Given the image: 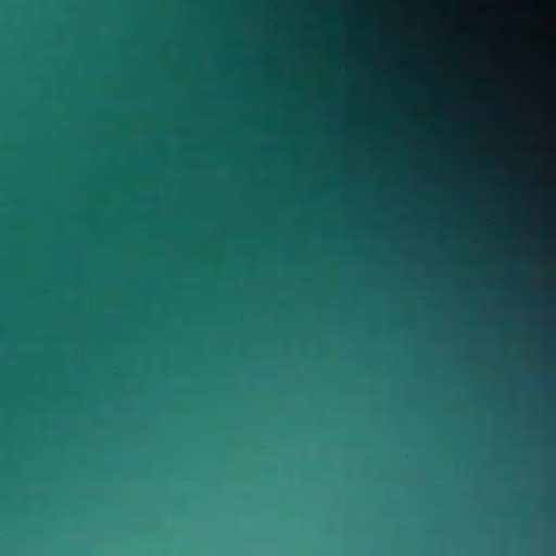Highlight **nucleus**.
<instances>
[{
	"label": "nucleus",
	"mask_w": 556,
	"mask_h": 556,
	"mask_svg": "<svg viewBox=\"0 0 556 556\" xmlns=\"http://www.w3.org/2000/svg\"><path fill=\"white\" fill-rule=\"evenodd\" d=\"M453 9H459L460 5L457 2H451L450 3Z\"/></svg>",
	"instance_id": "obj_1"
}]
</instances>
